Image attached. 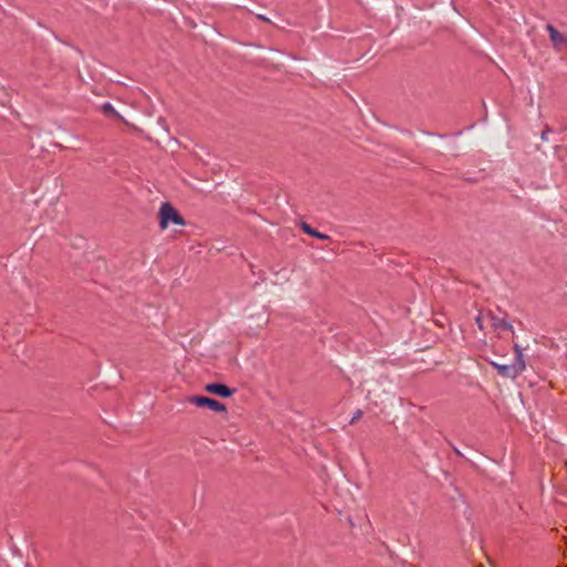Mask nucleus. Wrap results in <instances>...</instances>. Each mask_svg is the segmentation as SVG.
<instances>
[{
  "instance_id": "obj_1",
  "label": "nucleus",
  "mask_w": 567,
  "mask_h": 567,
  "mask_svg": "<svg viewBox=\"0 0 567 567\" xmlns=\"http://www.w3.org/2000/svg\"><path fill=\"white\" fill-rule=\"evenodd\" d=\"M514 351L516 354V360L513 364H499L495 361H491V365L505 378L515 379L517 375H519L526 368L524 355H523V349L518 346H514Z\"/></svg>"
},
{
  "instance_id": "obj_2",
  "label": "nucleus",
  "mask_w": 567,
  "mask_h": 567,
  "mask_svg": "<svg viewBox=\"0 0 567 567\" xmlns=\"http://www.w3.org/2000/svg\"><path fill=\"white\" fill-rule=\"evenodd\" d=\"M159 228L166 229L169 224L184 226L186 224L179 212L169 203L164 202L158 209Z\"/></svg>"
},
{
  "instance_id": "obj_3",
  "label": "nucleus",
  "mask_w": 567,
  "mask_h": 567,
  "mask_svg": "<svg viewBox=\"0 0 567 567\" xmlns=\"http://www.w3.org/2000/svg\"><path fill=\"white\" fill-rule=\"evenodd\" d=\"M185 402L194 404L198 408H208L213 410V398L202 396V395H190L185 399Z\"/></svg>"
},
{
  "instance_id": "obj_4",
  "label": "nucleus",
  "mask_w": 567,
  "mask_h": 567,
  "mask_svg": "<svg viewBox=\"0 0 567 567\" xmlns=\"http://www.w3.org/2000/svg\"><path fill=\"white\" fill-rule=\"evenodd\" d=\"M487 316L489 317L492 327L495 330H507V331H512V332L514 331L512 323L508 322L506 319L498 318L491 312Z\"/></svg>"
},
{
  "instance_id": "obj_5",
  "label": "nucleus",
  "mask_w": 567,
  "mask_h": 567,
  "mask_svg": "<svg viewBox=\"0 0 567 567\" xmlns=\"http://www.w3.org/2000/svg\"><path fill=\"white\" fill-rule=\"evenodd\" d=\"M546 29L548 31L549 39L555 47H559L565 41L561 33L558 30H556L553 24H547Z\"/></svg>"
},
{
  "instance_id": "obj_6",
  "label": "nucleus",
  "mask_w": 567,
  "mask_h": 567,
  "mask_svg": "<svg viewBox=\"0 0 567 567\" xmlns=\"http://www.w3.org/2000/svg\"><path fill=\"white\" fill-rule=\"evenodd\" d=\"M214 391H215V395H218L221 398H228L236 392V389H230L227 385L221 384V383H215Z\"/></svg>"
},
{
  "instance_id": "obj_7",
  "label": "nucleus",
  "mask_w": 567,
  "mask_h": 567,
  "mask_svg": "<svg viewBox=\"0 0 567 567\" xmlns=\"http://www.w3.org/2000/svg\"><path fill=\"white\" fill-rule=\"evenodd\" d=\"M301 228H302V230H303L306 234H308V235H310V236H312V237H316V238L321 239V240H327V239H329V236H328V235L317 231L316 229L311 228V227H310L308 224H306V223H302Z\"/></svg>"
},
{
  "instance_id": "obj_8",
  "label": "nucleus",
  "mask_w": 567,
  "mask_h": 567,
  "mask_svg": "<svg viewBox=\"0 0 567 567\" xmlns=\"http://www.w3.org/2000/svg\"><path fill=\"white\" fill-rule=\"evenodd\" d=\"M203 441H207L208 443L210 442L208 437H205L202 434L199 437L194 440V449L197 453H203L205 450H208V446Z\"/></svg>"
},
{
  "instance_id": "obj_9",
  "label": "nucleus",
  "mask_w": 567,
  "mask_h": 567,
  "mask_svg": "<svg viewBox=\"0 0 567 567\" xmlns=\"http://www.w3.org/2000/svg\"><path fill=\"white\" fill-rule=\"evenodd\" d=\"M102 110L106 115L114 116L116 118H122V116L116 112L113 105L110 102H105L102 105Z\"/></svg>"
},
{
  "instance_id": "obj_10",
  "label": "nucleus",
  "mask_w": 567,
  "mask_h": 567,
  "mask_svg": "<svg viewBox=\"0 0 567 567\" xmlns=\"http://www.w3.org/2000/svg\"><path fill=\"white\" fill-rule=\"evenodd\" d=\"M475 322H476V324H477L478 329H480L481 331H484V324H483V316H482V312H480V313L477 315V317L475 318Z\"/></svg>"
},
{
  "instance_id": "obj_11",
  "label": "nucleus",
  "mask_w": 567,
  "mask_h": 567,
  "mask_svg": "<svg viewBox=\"0 0 567 567\" xmlns=\"http://www.w3.org/2000/svg\"><path fill=\"white\" fill-rule=\"evenodd\" d=\"M215 412H226V405L215 400Z\"/></svg>"
},
{
  "instance_id": "obj_12",
  "label": "nucleus",
  "mask_w": 567,
  "mask_h": 567,
  "mask_svg": "<svg viewBox=\"0 0 567 567\" xmlns=\"http://www.w3.org/2000/svg\"><path fill=\"white\" fill-rule=\"evenodd\" d=\"M361 416H362V411L361 410H357L354 412L353 416L350 420V424L355 423Z\"/></svg>"
},
{
  "instance_id": "obj_13",
  "label": "nucleus",
  "mask_w": 567,
  "mask_h": 567,
  "mask_svg": "<svg viewBox=\"0 0 567 567\" xmlns=\"http://www.w3.org/2000/svg\"><path fill=\"white\" fill-rule=\"evenodd\" d=\"M257 19L261 20L264 22H268V23L270 22V19L267 18L265 14H257Z\"/></svg>"
},
{
  "instance_id": "obj_14",
  "label": "nucleus",
  "mask_w": 567,
  "mask_h": 567,
  "mask_svg": "<svg viewBox=\"0 0 567 567\" xmlns=\"http://www.w3.org/2000/svg\"><path fill=\"white\" fill-rule=\"evenodd\" d=\"M205 391L208 393H213V382H209L205 385Z\"/></svg>"
},
{
  "instance_id": "obj_15",
  "label": "nucleus",
  "mask_w": 567,
  "mask_h": 567,
  "mask_svg": "<svg viewBox=\"0 0 567 567\" xmlns=\"http://www.w3.org/2000/svg\"><path fill=\"white\" fill-rule=\"evenodd\" d=\"M540 137H542L543 141H546L547 140V132H543Z\"/></svg>"
}]
</instances>
